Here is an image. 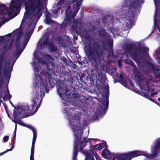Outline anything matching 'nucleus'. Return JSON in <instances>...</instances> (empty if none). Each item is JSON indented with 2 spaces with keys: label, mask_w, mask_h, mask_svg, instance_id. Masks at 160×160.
I'll return each instance as SVG.
<instances>
[{
  "label": "nucleus",
  "mask_w": 160,
  "mask_h": 160,
  "mask_svg": "<svg viewBox=\"0 0 160 160\" xmlns=\"http://www.w3.org/2000/svg\"><path fill=\"white\" fill-rule=\"evenodd\" d=\"M87 56L92 64L96 67L94 70H91V75L89 74L88 72H87L88 74L87 79L92 82L94 81L95 78L96 77V72L98 71L97 67L98 62L103 58L104 52L107 50L106 44L104 42L101 41L99 42H94L91 46L88 45L86 47Z\"/></svg>",
  "instance_id": "nucleus-1"
},
{
  "label": "nucleus",
  "mask_w": 160,
  "mask_h": 160,
  "mask_svg": "<svg viewBox=\"0 0 160 160\" xmlns=\"http://www.w3.org/2000/svg\"><path fill=\"white\" fill-rule=\"evenodd\" d=\"M160 150V138L158 140L154 146L152 151V154L146 153L143 152L139 150H134L127 153L121 154H114L110 152L107 148H105L102 150V155L105 158L112 160H131L132 159L140 156L143 155L146 157L153 159L155 158Z\"/></svg>",
  "instance_id": "nucleus-2"
},
{
  "label": "nucleus",
  "mask_w": 160,
  "mask_h": 160,
  "mask_svg": "<svg viewBox=\"0 0 160 160\" xmlns=\"http://www.w3.org/2000/svg\"><path fill=\"white\" fill-rule=\"evenodd\" d=\"M68 117L69 122L71 125L72 126V129L75 132V140L73 148V160H76L77 158L78 154L79 151L78 149V143L81 140V138L83 135V131L82 130L78 129V126L77 124H72V123L77 122V123L80 124V117L78 116L77 119L76 117L71 114V112H70L67 110H64Z\"/></svg>",
  "instance_id": "nucleus-3"
},
{
  "label": "nucleus",
  "mask_w": 160,
  "mask_h": 160,
  "mask_svg": "<svg viewBox=\"0 0 160 160\" xmlns=\"http://www.w3.org/2000/svg\"><path fill=\"white\" fill-rule=\"evenodd\" d=\"M28 2L25 3L26 12L27 15L31 11V19L36 18V22L42 15V10L44 8V3L42 0H28Z\"/></svg>",
  "instance_id": "nucleus-4"
},
{
  "label": "nucleus",
  "mask_w": 160,
  "mask_h": 160,
  "mask_svg": "<svg viewBox=\"0 0 160 160\" xmlns=\"http://www.w3.org/2000/svg\"><path fill=\"white\" fill-rule=\"evenodd\" d=\"M134 45H132L130 43L125 44V49L128 52L130 58L137 63H140L145 56L146 53L148 50L149 49L145 46L135 47L134 48L135 51H131L132 48Z\"/></svg>",
  "instance_id": "nucleus-5"
},
{
  "label": "nucleus",
  "mask_w": 160,
  "mask_h": 160,
  "mask_svg": "<svg viewBox=\"0 0 160 160\" xmlns=\"http://www.w3.org/2000/svg\"><path fill=\"white\" fill-rule=\"evenodd\" d=\"M125 5L127 8H128V10L126 12L124 15V17L126 19V25L128 29H130L134 25V22L133 21L135 17L134 12L132 9H136L139 5V0H134L132 2L131 0H124Z\"/></svg>",
  "instance_id": "nucleus-6"
},
{
  "label": "nucleus",
  "mask_w": 160,
  "mask_h": 160,
  "mask_svg": "<svg viewBox=\"0 0 160 160\" xmlns=\"http://www.w3.org/2000/svg\"><path fill=\"white\" fill-rule=\"evenodd\" d=\"M42 93L40 91L39 93L37 92L36 97H34L32 99L33 103L30 108L27 105L25 106H22L20 108L21 111L25 112L29 111V113L26 112L25 114L22 115V118H24L34 115L38 111L39 108L42 102L41 96Z\"/></svg>",
  "instance_id": "nucleus-7"
},
{
  "label": "nucleus",
  "mask_w": 160,
  "mask_h": 160,
  "mask_svg": "<svg viewBox=\"0 0 160 160\" xmlns=\"http://www.w3.org/2000/svg\"><path fill=\"white\" fill-rule=\"evenodd\" d=\"M0 14L6 15L8 14V15H11L15 11H17L21 8V3L19 1L15 2L14 1L12 0L11 2V6L8 10L5 4H0Z\"/></svg>",
  "instance_id": "nucleus-8"
},
{
  "label": "nucleus",
  "mask_w": 160,
  "mask_h": 160,
  "mask_svg": "<svg viewBox=\"0 0 160 160\" xmlns=\"http://www.w3.org/2000/svg\"><path fill=\"white\" fill-rule=\"evenodd\" d=\"M82 3V2L81 1H78L75 4L73 5L74 10L72 14L71 9L68 10V12H66V10L65 14L66 17L65 21L68 23H71L72 22V21L74 19V17L76 16L80 8Z\"/></svg>",
  "instance_id": "nucleus-9"
},
{
  "label": "nucleus",
  "mask_w": 160,
  "mask_h": 160,
  "mask_svg": "<svg viewBox=\"0 0 160 160\" xmlns=\"http://www.w3.org/2000/svg\"><path fill=\"white\" fill-rule=\"evenodd\" d=\"M107 85H106L104 86V89H105V98L106 100H102V104L103 106L104 107V108L101 106H99V109H97L95 112L96 114L97 113L98 115H101L104 112V113H106L107 110L108 106L109 104V100H108V95L109 94V87L108 83H106Z\"/></svg>",
  "instance_id": "nucleus-10"
},
{
  "label": "nucleus",
  "mask_w": 160,
  "mask_h": 160,
  "mask_svg": "<svg viewBox=\"0 0 160 160\" xmlns=\"http://www.w3.org/2000/svg\"><path fill=\"white\" fill-rule=\"evenodd\" d=\"M70 91L68 90L66 85L61 82H59L57 86V92L60 97L63 100L66 98H68V96L71 94Z\"/></svg>",
  "instance_id": "nucleus-11"
},
{
  "label": "nucleus",
  "mask_w": 160,
  "mask_h": 160,
  "mask_svg": "<svg viewBox=\"0 0 160 160\" xmlns=\"http://www.w3.org/2000/svg\"><path fill=\"white\" fill-rule=\"evenodd\" d=\"M23 50V49H22L21 51L19 49H18L14 53L13 55V57L15 56H16V58L12 65H10V62H8V71L7 70H6V69L4 67V70L3 72L4 75L5 76L6 79H8V81L9 80L10 78L11 72L12 70L13 64L15 62H16V59H17L19 57Z\"/></svg>",
  "instance_id": "nucleus-12"
},
{
  "label": "nucleus",
  "mask_w": 160,
  "mask_h": 160,
  "mask_svg": "<svg viewBox=\"0 0 160 160\" xmlns=\"http://www.w3.org/2000/svg\"><path fill=\"white\" fill-rule=\"evenodd\" d=\"M51 75L52 74L48 72H47V73L45 72H40V74L38 76L39 78L40 82H47V79L49 82V85H51V87H53L55 85L54 83H53L51 84L50 82V81L52 79Z\"/></svg>",
  "instance_id": "nucleus-13"
},
{
  "label": "nucleus",
  "mask_w": 160,
  "mask_h": 160,
  "mask_svg": "<svg viewBox=\"0 0 160 160\" xmlns=\"http://www.w3.org/2000/svg\"><path fill=\"white\" fill-rule=\"evenodd\" d=\"M132 72L134 73L135 77L138 78V82L139 85H140L142 82H144L145 80L143 78V76L137 67L133 69Z\"/></svg>",
  "instance_id": "nucleus-14"
},
{
  "label": "nucleus",
  "mask_w": 160,
  "mask_h": 160,
  "mask_svg": "<svg viewBox=\"0 0 160 160\" xmlns=\"http://www.w3.org/2000/svg\"><path fill=\"white\" fill-rule=\"evenodd\" d=\"M147 65L150 68H151L155 72L156 79L157 80L160 81V69L155 67L154 65L151 62H148Z\"/></svg>",
  "instance_id": "nucleus-15"
},
{
  "label": "nucleus",
  "mask_w": 160,
  "mask_h": 160,
  "mask_svg": "<svg viewBox=\"0 0 160 160\" xmlns=\"http://www.w3.org/2000/svg\"><path fill=\"white\" fill-rule=\"evenodd\" d=\"M95 140V139H90L88 138L87 139V138H83V140L80 142L79 144L80 151H82L83 148L86 146L87 143L89 142L90 143H91V140Z\"/></svg>",
  "instance_id": "nucleus-16"
},
{
  "label": "nucleus",
  "mask_w": 160,
  "mask_h": 160,
  "mask_svg": "<svg viewBox=\"0 0 160 160\" xmlns=\"http://www.w3.org/2000/svg\"><path fill=\"white\" fill-rule=\"evenodd\" d=\"M82 26V23L81 21L78 20H75L73 21L71 27L72 30L77 32L78 30V27L79 28H81Z\"/></svg>",
  "instance_id": "nucleus-17"
},
{
  "label": "nucleus",
  "mask_w": 160,
  "mask_h": 160,
  "mask_svg": "<svg viewBox=\"0 0 160 160\" xmlns=\"http://www.w3.org/2000/svg\"><path fill=\"white\" fill-rule=\"evenodd\" d=\"M40 83L41 87L40 88H38V89H37V91L36 93V94L35 96H34V97H36V95L37 94V92H38V93H39V92L40 91L42 93V91L41 90V88L43 89V88H44L46 90V92L47 93H48L49 92V90L48 89V86L47 82H40ZM42 95L41 96L42 100Z\"/></svg>",
  "instance_id": "nucleus-18"
},
{
  "label": "nucleus",
  "mask_w": 160,
  "mask_h": 160,
  "mask_svg": "<svg viewBox=\"0 0 160 160\" xmlns=\"http://www.w3.org/2000/svg\"><path fill=\"white\" fill-rule=\"evenodd\" d=\"M106 145V142L101 143L97 145H93L91 146V148L92 149H97L98 150H101L105 147Z\"/></svg>",
  "instance_id": "nucleus-19"
},
{
  "label": "nucleus",
  "mask_w": 160,
  "mask_h": 160,
  "mask_svg": "<svg viewBox=\"0 0 160 160\" xmlns=\"http://www.w3.org/2000/svg\"><path fill=\"white\" fill-rule=\"evenodd\" d=\"M50 52H55L58 50V48L53 43L50 42L48 44Z\"/></svg>",
  "instance_id": "nucleus-20"
},
{
  "label": "nucleus",
  "mask_w": 160,
  "mask_h": 160,
  "mask_svg": "<svg viewBox=\"0 0 160 160\" xmlns=\"http://www.w3.org/2000/svg\"><path fill=\"white\" fill-rule=\"evenodd\" d=\"M84 154L86 155V157L84 160H95L93 155L88 151L84 152Z\"/></svg>",
  "instance_id": "nucleus-21"
},
{
  "label": "nucleus",
  "mask_w": 160,
  "mask_h": 160,
  "mask_svg": "<svg viewBox=\"0 0 160 160\" xmlns=\"http://www.w3.org/2000/svg\"><path fill=\"white\" fill-rule=\"evenodd\" d=\"M78 0H69L67 3H66L65 6L66 7V12H68V10L71 9V5L74 3L76 2Z\"/></svg>",
  "instance_id": "nucleus-22"
},
{
  "label": "nucleus",
  "mask_w": 160,
  "mask_h": 160,
  "mask_svg": "<svg viewBox=\"0 0 160 160\" xmlns=\"http://www.w3.org/2000/svg\"><path fill=\"white\" fill-rule=\"evenodd\" d=\"M145 83L147 85L146 91L151 92L154 90V89L152 88V84L150 82L149 80H147L145 81Z\"/></svg>",
  "instance_id": "nucleus-23"
},
{
  "label": "nucleus",
  "mask_w": 160,
  "mask_h": 160,
  "mask_svg": "<svg viewBox=\"0 0 160 160\" xmlns=\"http://www.w3.org/2000/svg\"><path fill=\"white\" fill-rule=\"evenodd\" d=\"M35 142H32V147L31 150V154L30 157V160H34V150L35 147Z\"/></svg>",
  "instance_id": "nucleus-24"
},
{
  "label": "nucleus",
  "mask_w": 160,
  "mask_h": 160,
  "mask_svg": "<svg viewBox=\"0 0 160 160\" xmlns=\"http://www.w3.org/2000/svg\"><path fill=\"white\" fill-rule=\"evenodd\" d=\"M55 21H53L51 18V17L45 15V22L46 24L49 25L51 23H54Z\"/></svg>",
  "instance_id": "nucleus-25"
},
{
  "label": "nucleus",
  "mask_w": 160,
  "mask_h": 160,
  "mask_svg": "<svg viewBox=\"0 0 160 160\" xmlns=\"http://www.w3.org/2000/svg\"><path fill=\"white\" fill-rule=\"evenodd\" d=\"M124 62L127 64L131 66L132 68V70L134 69L135 68L137 67L134 64L133 62L131 60H126L124 61Z\"/></svg>",
  "instance_id": "nucleus-26"
},
{
  "label": "nucleus",
  "mask_w": 160,
  "mask_h": 160,
  "mask_svg": "<svg viewBox=\"0 0 160 160\" xmlns=\"http://www.w3.org/2000/svg\"><path fill=\"white\" fill-rule=\"evenodd\" d=\"M98 33L100 36L102 38H104L107 36V33L105 30H102L99 31Z\"/></svg>",
  "instance_id": "nucleus-27"
},
{
  "label": "nucleus",
  "mask_w": 160,
  "mask_h": 160,
  "mask_svg": "<svg viewBox=\"0 0 160 160\" xmlns=\"http://www.w3.org/2000/svg\"><path fill=\"white\" fill-rule=\"evenodd\" d=\"M44 56L45 57L47 60H53V59L52 57L49 54L45 53L44 54Z\"/></svg>",
  "instance_id": "nucleus-28"
},
{
  "label": "nucleus",
  "mask_w": 160,
  "mask_h": 160,
  "mask_svg": "<svg viewBox=\"0 0 160 160\" xmlns=\"http://www.w3.org/2000/svg\"><path fill=\"white\" fill-rule=\"evenodd\" d=\"M108 47L110 48V50L112 51V47L113 46V42L112 40L108 41Z\"/></svg>",
  "instance_id": "nucleus-29"
},
{
  "label": "nucleus",
  "mask_w": 160,
  "mask_h": 160,
  "mask_svg": "<svg viewBox=\"0 0 160 160\" xmlns=\"http://www.w3.org/2000/svg\"><path fill=\"white\" fill-rule=\"evenodd\" d=\"M49 39L48 37L46 38L44 40L43 43H41V45H42V44L43 45H47L48 44V45L49 42Z\"/></svg>",
  "instance_id": "nucleus-30"
},
{
  "label": "nucleus",
  "mask_w": 160,
  "mask_h": 160,
  "mask_svg": "<svg viewBox=\"0 0 160 160\" xmlns=\"http://www.w3.org/2000/svg\"><path fill=\"white\" fill-rule=\"evenodd\" d=\"M15 31H18V37L19 38H21V35L23 33V31H22L21 29H17Z\"/></svg>",
  "instance_id": "nucleus-31"
},
{
  "label": "nucleus",
  "mask_w": 160,
  "mask_h": 160,
  "mask_svg": "<svg viewBox=\"0 0 160 160\" xmlns=\"http://www.w3.org/2000/svg\"><path fill=\"white\" fill-rule=\"evenodd\" d=\"M5 59L4 54H1L0 55V64H3V62Z\"/></svg>",
  "instance_id": "nucleus-32"
},
{
  "label": "nucleus",
  "mask_w": 160,
  "mask_h": 160,
  "mask_svg": "<svg viewBox=\"0 0 160 160\" xmlns=\"http://www.w3.org/2000/svg\"><path fill=\"white\" fill-rule=\"evenodd\" d=\"M13 116L14 119L16 120L17 119L18 117V111H14Z\"/></svg>",
  "instance_id": "nucleus-33"
},
{
  "label": "nucleus",
  "mask_w": 160,
  "mask_h": 160,
  "mask_svg": "<svg viewBox=\"0 0 160 160\" xmlns=\"http://www.w3.org/2000/svg\"><path fill=\"white\" fill-rule=\"evenodd\" d=\"M33 136L32 142H35L37 137V134L36 131L33 132Z\"/></svg>",
  "instance_id": "nucleus-34"
},
{
  "label": "nucleus",
  "mask_w": 160,
  "mask_h": 160,
  "mask_svg": "<svg viewBox=\"0 0 160 160\" xmlns=\"http://www.w3.org/2000/svg\"><path fill=\"white\" fill-rule=\"evenodd\" d=\"M61 9V7H58L56 9H53L52 12L53 13L57 14L58 13L59 10Z\"/></svg>",
  "instance_id": "nucleus-35"
},
{
  "label": "nucleus",
  "mask_w": 160,
  "mask_h": 160,
  "mask_svg": "<svg viewBox=\"0 0 160 160\" xmlns=\"http://www.w3.org/2000/svg\"><path fill=\"white\" fill-rule=\"evenodd\" d=\"M26 127H27L28 128H29V129L31 130L33 132H34L36 131V130L35 128L32 126L27 125Z\"/></svg>",
  "instance_id": "nucleus-36"
},
{
  "label": "nucleus",
  "mask_w": 160,
  "mask_h": 160,
  "mask_svg": "<svg viewBox=\"0 0 160 160\" xmlns=\"http://www.w3.org/2000/svg\"><path fill=\"white\" fill-rule=\"evenodd\" d=\"M18 40L17 39L16 41L15 42V45L16 46V47L18 49H19V48H20V47H21V45L19 43V40H18V43L17 44V42H18Z\"/></svg>",
  "instance_id": "nucleus-37"
},
{
  "label": "nucleus",
  "mask_w": 160,
  "mask_h": 160,
  "mask_svg": "<svg viewBox=\"0 0 160 160\" xmlns=\"http://www.w3.org/2000/svg\"><path fill=\"white\" fill-rule=\"evenodd\" d=\"M61 59L64 62L66 63V65H68L67 64V62L68 60L66 58H65V57L63 56L61 57Z\"/></svg>",
  "instance_id": "nucleus-38"
},
{
  "label": "nucleus",
  "mask_w": 160,
  "mask_h": 160,
  "mask_svg": "<svg viewBox=\"0 0 160 160\" xmlns=\"http://www.w3.org/2000/svg\"><path fill=\"white\" fill-rule=\"evenodd\" d=\"M155 4L157 7L159 6H160V0H154Z\"/></svg>",
  "instance_id": "nucleus-39"
},
{
  "label": "nucleus",
  "mask_w": 160,
  "mask_h": 160,
  "mask_svg": "<svg viewBox=\"0 0 160 160\" xmlns=\"http://www.w3.org/2000/svg\"><path fill=\"white\" fill-rule=\"evenodd\" d=\"M18 124L19 125L24 127H26L27 126V125L26 124L20 121H18Z\"/></svg>",
  "instance_id": "nucleus-40"
},
{
  "label": "nucleus",
  "mask_w": 160,
  "mask_h": 160,
  "mask_svg": "<svg viewBox=\"0 0 160 160\" xmlns=\"http://www.w3.org/2000/svg\"><path fill=\"white\" fill-rule=\"evenodd\" d=\"M94 156L96 160H101L100 157L98 155L97 153H96V154L94 155Z\"/></svg>",
  "instance_id": "nucleus-41"
},
{
  "label": "nucleus",
  "mask_w": 160,
  "mask_h": 160,
  "mask_svg": "<svg viewBox=\"0 0 160 160\" xmlns=\"http://www.w3.org/2000/svg\"><path fill=\"white\" fill-rule=\"evenodd\" d=\"M17 128V124L16 123L15 124V129H14V131L13 132V134H14L13 137H14V138H16V137Z\"/></svg>",
  "instance_id": "nucleus-42"
},
{
  "label": "nucleus",
  "mask_w": 160,
  "mask_h": 160,
  "mask_svg": "<svg viewBox=\"0 0 160 160\" xmlns=\"http://www.w3.org/2000/svg\"><path fill=\"white\" fill-rule=\"evenodd\" d=\"M145 97L146 98H148L151 101H152L153 102H154V101L151 98L150 96L149 95L145 94Z\"/></svg>",
  "instance_id": "nucleus-43"
},
{
  "label": "nucleus",
  "mask_w": 160,
  "mask_h": 160,
  "mask_svg": "<svg viewBox=\"0 0 160 160\" xmlns=\"http://www.w3.org/2000/svg\"><path fill=\"white\" fill-rule=\"evenodd\" d=\"M9 139V137L8 136H5L3 138V141L4 142H7Z\"/></svg>",
  "instance_id": "nucleus-44"
},
{
  "label": "nucleus",
  "mask_w": 160,
  "mask_h": 160,
  "mask_svg": "<svg viewBox=\"0 0 160 160\" xmlns=\"http://www.w3.org/2000/svg\"><path fill=\"white\" fill-rule=\"evenodd\" d=\"M46 68L48 71H50V70L51 69V68H50L49 64L48 63L46 64Z\"/></svg>",
  "instance_id": "nucleus-45"
},
{
  "label": "nucleus",
  "mask_w": 160,
  "mask_h": 160,
  "mask_svg": "<svg viewBox=\"0 0 160 160\" xmlns=\"http://www.w3.org/2000/svg\"><path fill=\"white\" fill-rule=\"evenodd\" d=\"M27 37V39L28 40H27V42H28L30 39V38L31 36V35H30L28 34V32H26Z\"/></svg>",
  "instance_id": "nucleus-46"
},
{
  "label": "nucleus",
  "mask_w": 160,
  "mask_h": 160,
  "mask_svg": "<svg viewBox=\"0 0 160 160\" xmlns=\"http://www.w3.org/2000/svg\"><path fill=\"white\" fill-rule=\"evenodd\" d=\"M34 71L36 72H39V68L37 66L34 67Z\"/></svg>",
  "instance_id": "nucleus-47"
},
{
  "label": "nucleus",
  "mask_w": 160,
  "mask_h": 160,
  "mask_svg": "<svg viewBox=\"0 0 160 160\" xmlns=\"http://www.w3.org/2000/svg\"><path fill=\"white\" fill-rule=\"evenodd\" d=\"M34 30V28L32 29H30L29 31V32H28V34H30V35H32V34Z\"/></svg>",
  "instance_id": "nucleus-48"
},
{
  "label": "nucleus",
  "mask_w": 160,
  "mask_h": 160,
  "mask_svg": "<svg viewBox=\"0 0 160 160\" xmlns=\"http://www.w3.org/2000/svg\"><path fill=\"white\" fill-rule=\"evenodd\" d=\"M11 145H12V147L10 149H7V151H12V149L14 148V146L12 144Z\"/></svg>",
  "instance_id": "nucleus-49"
},
{
  "label": "nucleus",
  "mask_w": 160,
  "mask_h": 160,
  "mask_svg": "<svg viewBox=\"0 0 160 160\" xmlns=\"http://www.w3.org/2000/svg\"><path fill=\"white\" fill-rule=\"evenodd\" d=\"M64 2V0H60L57 3V5H60L61 3H63Z\"/></svg>",
  "instance_id": "nucleus-50"
},
{
  "label": "nucleus",
  "mask_w": 160,
  "mask_h": 160,
  "mask_svg": "<svg viewBox=\"0 0 160 160\" xmlns=\"http://www.w3.org/2000/svg\"><path fill=\"white\" fill-rule=\"evenodd\" d=\"M0 40L1 41V43H2L4 40V36H0Z\"/></svg>",
  "instance_id": "nucleus-51"
},
{
  "label": "nucleus",
  "mask_w": 160,
  "mask_h": 160,
  "mask_svg": "<svg viewBox=\"0 0 160 160\" xmlns=\"http://www.w3.org/2000/svg\"><path fill=\"white\" fill-rule=\"evenodd\" d=\"M7 98L9 100L12 98V95L10 94L7 95Z\"/></svg>",
  "instance_id": "nucleus-52"
},
{
  "label": "nucleus",
  "mask_w": 160,
  "mask_h": 160,
  "mask_svg": "<svg viewBox=\"0 0 160 160\" xmlns=\"http://www.w3.org/2000/svg\"><path fill=\"white\" fill-rule=\"evenodd\" d=\"M78 62L79 64L82 65V62L81 61L80 58H78Z\"/></svg>",
  "instance_id": "nucleus-53"
},
{
  "label": "nucleus",
  "mask_w": 160,
  "mask_h": 160,
  "mask_svg": "<svg viewBox=\"0 0 160 160\" xmlns=\"http://www.w3.org/2000/svg\"><path fill=\"white\" fill-rule=\"evenodd\" d=\"M157 94H158L157 92H152V93H151V97H152L154 96V95Z\"/></svg>",
  "instance_id": "nucleus-54"
},
{
  "label": "nucleus",
  "mask_w": 160,
  "mask_h": 160,
  "mask_svg": "<svg viewBox=\"0 0 160 160\" xmlns=\"http://www.w3.org/2000/svg\"><path fill=\"white\" fill-rule=\"evenodd\" d=\"M118 66L120 68H121L122 67V64L121 62L120 61H119L118 62Z\"/></svg>",
  "instance_id": "nucleus-55"
},
{
  "label": "nucleus",
  "mask_w": 160,
  "mask_h": 160,
  "mask_svg": "<svg viewBox=\"0 0 160 160\" xmlns=\"http://www.w3.org/2000/svg\"><path fill=\"white\" fill-rule=\"evenodd\" d=\"M8 152V151H7V150L6 151H4L0 153V156L3 155L4 154Z\"/></svg>",
  "instance_id": "nucleus-56"
},
{
  "label": "nucleus",
  "mask_w": 160,
  "mask_h": 160,
  "mask_svg": "<svg viewBox=\"0 0 160 160\" xmlns=\"http://www.w3.org/2000/svg\"><path fill=\"white\" fill-rule=\"evenodd\" d=\"M9 94H10V92L8 89V88L7 91L5 92V95H7Z\"/></svg>",
  "instance_id": "nucleus-57"
},
{
  "label": "nucleus",
  "mask_w": 160,
  "mask_h": 160,
  "mask_svg": "<svg viewBox=\"0 0 160 160\" xmlns=\"http://www.w3.org/2000/svg\"><path fill=\"white\" fill-rule=\"evenodd\" d=\"M2 99H3L4 100V101H6L7 100H8V99H7V96H6V95L5 96H4L3 98H2Z\"/></svg>",
  "instance_id": "nucleus-58"
},
{
  "label": "nucleus",
  "mask_w": 160,
  "mask_h": 160,
  "mask_svg": "<svg viewBox=\"0 0 160 160\" xmlns=\"http://www.w3.org/2000/svg\"><path fill=\"white\" fill-rule=\"evenodd\" d=\"M3 83H4V82L3 80V78H1L0 80V83L3 85Z\"/></svg>",
  "instance_id": "nucleus-59"
},
{
  "label": "nucleus",
  "mask_w": 160,
  "mask_h": 160,
  "mask_svg": "<svg viewBox=\"0 0 160 160\" xmlns=\"http://www.w3.org/2000/svg\"><path fill=\"white\" fill-rule=\"evenodd\" d=\"M12 47V43H10L9 45V46L8 47V49H9V50L11 49V48Z\"/></svg>",
  "instance_id": "nucleus-60"
},
{
  "label": "nucleus",
  "mask_w": 160,
  "mask_h": 160,
  "mask_svg": "<svg viewBox=\"0 0 160 160\" xmlns=\"http://www.w3.org/2000/svg\"><path fill=\"white\" fill-rule=\"evenodd\" d=\"M78 94H73L72 96L74 98H76L77 97H78Z\"/></svg>",
  "instance_id": "nucleus-61"
},
{
  "label": "nucleus",
  "mask_w": 160,
  "mask_h": 160,
  "mask_svg": "<svg viewBox=\"0 0 160 160\" xmlns=\"http://www.w3.org/2000/svg\"><path fill=\"white\" fill-rule=\"evenodd\" d=\"M46 16H48L51 17V14L49 12H48L46 14Z\"/></svg>",
  "instance_id": "nucleus-62"
},
{
  "label": "nucleus",
  "mask_w": 160,
  "mask_h": 160,
  "mask_svg": "<svg viewBox=\"0 0 160 160\" xmlns=\"http://www.w3.org/2000/svg\"><path fill=\"white\" fill-rule=\"evenodd\" d=\"M130 85L131 86V87H133L134 86V84L132 82H129Z\"/></svg>",
  "instance_id": "nucleus-63"
},
{
  "label": "nucleus",
  "mask_w": 160,
  "mask_h": 160,
  "mask_svg": "<svg viewBox=\"0 0 160 160\" xmlns=\"http://www.w3.org/2000/svg\"><path fill=\"white\" fill-rule=\"evenodd\" d=\"M22 112H21V111H18V117H19V116H20L21 114H22Z\"/></svg>",
  "instance_id": "nucleus-64"
}]
</instances>
